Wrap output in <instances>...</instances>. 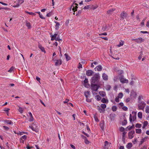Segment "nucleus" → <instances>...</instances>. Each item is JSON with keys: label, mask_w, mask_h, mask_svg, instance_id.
<instances>
[{"label": "nucleus", "mask_w": 149, "mask_h": 149, "mask_svg": "<svg viewBox=\"0 0 149 149\" xmlns=\"http://www.w3.org/2000/svg\"><path fill=\"white\" fill-rule=\"evenodd\" d=\"M123 96V94L122 93H119L118 97L120 98H121Z\"/></svg>", "instance_id": "38"}, {"label": "nucleus", "mask_w": 149, "mask_h": 149, "mask_svg": "<svg viewBox=\"0 0 149 149\" xmlns=\"http://www.w3.org/2000/svg\"><path fill=\"white\" fill-rule=\"evenodd\" d=\"M99 74H95L94 76L92 77V82L93 83H95L97 81L98 79L99 78Z\"/></svg>", "instance_id": "3"}, {"label": "nucleus", "mask_w": 149, "mask_h": 149, "mask_svg": "<svg viewBox=\"0 0 149 149\" xmlns=\"http://www.w3.org/2000/svg\"><path fill=\"white\" fill-rule=\"evenodd\" d=\"M84 86L85 87H88V86H87V85L88 86H89L88 83V80L87 79L85 78L84 81Z\"/></svg>", "instance_id": "16"}, {"label": "nucleus", "mask_w": 149, "mask_h": 149, "mask_svg": "<svg viewBox=\"0 0 149 149\" xmlns=\"http://www.w3.org/2000/svg\"><path fill=\"white\" fill-rule=\"evenodd\" d=\"M132 114L134 115L132 116L131 114L130 115V122L135 121L136 119V112L133 111L132 112Z\"/></svg>", "instance_id": "2"}, {"label": "nucleus", "mask_w": 149, "mask_h": 149, "mask_svg": "<svg viewBox=\"0 0 149 149\" xmlns=\"http://www.w3.org/2000/svg\"><path fill=\"white\" fill-rule=\"evenodd\" d=\"M138 117L140 118H141L142 117V113L141 112H139L138 114Z\"/></svg>", "instance_id": "35"}, {"label": "nucleus", "mask_w": 149, "mask_h": 149, "mask_svg": "<svg viewBox=\"0 0 149 149\" xmlns=\"http://www.w3.org/2000/svg\"><path fill=\"white\" fill-rule=\"evenodd\" d=\"M18 111L20 113H22L23 111V109L21 107H19L18 109Z\"/></svg>", "instance_id": "46"}, {"label": "nucleus", "mask_w": 149, "mask_h": 149, "mask_svg": "<svg viewBox=\"0 0 149 149\" xmlns=\"http://www.w3.org/2000/svg\"><path fill=\"white\" fill-rule=\"evenodd\" d=\"M120 81L123 83H127L128 82V80L126 79H124L123 77H121L120 78Z\"/></svg>", "instance_id": "10"}, {"label": "nucleus", "mask_w": 149, "mask_h": 149, "mask_svg": "<svg viewBox=\"0 0 149 149\" xmlns=\"http://www.w3.org/2000/svg\"><path fill=\"white\" fill-rule=\"evenodd\" d=\"M99 94L102 97H104L106 95L105 93L103 91H100L99 92Z\"/></svg>", "instance_id": "23"}, {"label": "nucleus", "mask_w": 149, "mask_h": 149, "mask_svg": "<svg viewBox=\"0 0 149 149\" xmlns=\"http://www.w3.org/2000/svg\"><path fill=\"white\" fill-rule=\"evenodd\" d=\"M146 26L148 27H149V20L147 22Z\"/></svg>", "instance_id": "64"}, {"label": "nucleus", "mask_w": 149, "mask_h": 149, "mask_svg": "<svg viewBox=\"0 0 149 149\" xmlns=\"http://www.w3.org/2000/svg\"><path fill=\"white\" fill-rule=\"evenodd\" d=\"M127 132H123V138H125L126 136V134Z\"/></svg>", "instance_id": "51"}, {"label": "nucleus", "mask_w": 149, "mask_h": 149, "mask_svg": "<svg viewBox=\"0 0 149 149\" xmlns=\"http://www.w3.org/2000/svg\"><path fill=\"white\" fill-rule=\"evenodd\" d=\"M10 110V109L6 108L4 109V111L6 112V113L8 115V111Z\"/></svg>", "instance_id": "40"}, {"label": "nucleus", "mask_w": 149, "mask_h": 149, "mask_svg": "<svg viewBox=\"0 0 149 149\" xmlns=\"http://www.w3.org/2000/svg\"><path fill=\"white\" fill-rule=\"evenodd\" d=\"M146 105V103L143 101L138 102V106L139 109L144 110V109Z\"/></svg>", "instance_id": "1"}, {"label": "nucleus", "mask_w": 149, "mask_h": 149, "mask_svg": "<svg viewBox=\"0 0 149 149\" xmlns=\"http://www.w3.org/2000/svg\"><path fill=\"white\" fill-rule=\"evenodd\" d=\"M93 73V71L90 70H88L86 71V75L88 76H91Z\"/></svg>", "instance_id": "9"}, {"label": "nucleus", "mask_w": 149, "mask_h": 149, "mask_svg": "<svg viewBox=\"0 0 149 149\" xmlns=\"http://www.w3.org/2000/svg\"><path fill=\"white\" fill-rule=\"evenodd\" d=\"M127 14L124 11L120 15V20H123L125 18H126L127 16Z\"/></svg>", "instance_id": "4"}, {"label": "nucleus", "mask_w": 149, "mask_h": 149, "mask_svg": "<svg viewBox=\"0 0 149 149\" xmlns=\"http://www.w3.org/2000/svg\"><path fill=\"white\" fill-rule=\"evenodd\" d=\"M2 9L7 10H10V8H7V7H1V8H0V10L1 9Z\"/></svg>", "instance_id": "44"}, {"label": "nucleus", "mask_w": 149, "mask_h": 149, "mask_svg": "<svg viewBox=\"0 0 149 149\" xmlns=\"http://www.w3.org/2000/svg\"><path fill=\"white\" fill-rule=\"evenodd\" d=\"M114 9H112L109 10L107 11V13L109 14H111L115 10Z\"/></svg>", "instance_id": "30"}, {"label": "nucleus", "mask_w": 149, "mask_h": 149, "mask_svg": "<svg viewBox=\"0 0 149 149\" xmlns=\"http://www.w3.org/2000/svg\"><path fill=\"white\" fill-rule=\"evenodd\" d=\"M115 101L117 102H119V98L118 97H116L115 99Z\"/></svg>", "instance_id": "52"}, {"label": "nucleus", "mask_w": 149, "mask_h": 149, "mask_svg": "<svg viewBox=\"0 0 149 149\" xmlns=\"http://www.w3.org/2000/svg\"><path fill=\"white\" fill-rule=\"evenodd\" d=\"M142 98V95H140L139 96L138 98V102H140V101H142L141 100Z\"/></svg>", "instance_id": "49"}, {"label": "nucleus", "mask_w": 149, "mask_h": 149, "mask_svg": "<svg viewBox=\"0 0 149 149\" xmlns=\"http://www.w3.org/2000/svg\"><path fill=\"white\" fill-rule=\"evenodd\" d=\"M14 68L13 67H12L10 68V69L8 70V72H11L14 69Z\"/></svg>", "instance_id": "45"}, {"label": "nucleus", "mask_w": 149, "mask_h": 149, "mask_svg": "<svg viewBox=\"0 0 149 149\" xmlns=\"http://www.w3.org/2000/svg\"><path fill=\"white\" fill-rule=\"evenodd\" d=\"M6 146L7 147V149H10L9 144L8 143V142L6 143Z\"/></svg>", "instance_id": "56"}, {"label": "nucleus", "mask_w": 149, "mask_h": 149, "mask_svg": "<svg viewBox=\"0 0 149 149\" xmlns=\"http://www.w3.org/2000/svg\"><path fill=\"white\" fill-rule=\"evenodd\" d=\"M30 127L31 128L33 131H35L36 132H38V129L36 128V126H35V124H33V125L31 127L30 126Z\"/></svg>", "instance_id": "11"}, {"label": "nucleus", "mask_w": 149, "mask_h": 149, "mask_svg": "<svg viewBox=\"0 0 149 149\" xmlns=\"http://www.w3.org/2000/svg\"><path fill=\"white\" fill-rule=\"evenodd\" d=\"M111 144V143H109L107 141H105L104 142V149H109Z\"/></svg>", "instance_id": "6"}, {"label": "nucleus", "mask_w": 149, "mask_h": 149, "mask_svg": "<svg viewBox=\"0 0 149 149\" xmlns=\"http://www.w3.org/2000/svg\"><path fill=\"white\" fill-rule=\"evenodd\" d=\"M62 63V61L61 59L57 60H56V61L55 62V65L56 66L58 65H60Z\"/></svg>", "instance_id": "13"}, {"label": "nucleus", "mask_w": 149, "mask_h": 149, "mask_svg": "<svg viewBox=\"0 0 149 149\" xmlns=\"http://www.w3.org/2000/svg\"><path fill=\"white\" fill-rule=\"evenodd\" d=\"M54 22L56 23V25L55 26V29L56 30H58L59 28V26L60 25V23L59 22H57L56 21H54Z\"/></svg>", "instance_id": "18"}, {"label": "nucleus", "mask_w": 149, "mask_h": 149, "mask_svg": "<svg viewBox=\"0 0 149 149\" xmlns=\"http://www.w3.org/2000/svg\"><path fill=\"white\" fill-rule=\"evenodd\" d=\"M146 112L147 113H149V106H147L146 107Z\"/></svg>", "instance_id": "37"}, {"label": "nucleus", "mask_w": 149, "mask_h": 149, "mask_svg": "<svg viewBox=\"0 0 149 149\" xmlns=\"http://www.w3.org/2000/svg\"><path fill=\"white\" fill-rule=\"evenodd\" d=\"M122 109L123 110H124L125 111H127L128 109L126 107H125V106L123 107L122 108Z\"/></svg>", "instance_id": "53"}, {"label": "nucleus", "mask_w": 149, "mask_h": 149, "mask_svg": "<svg viewBox=\"0 0 149 149\" xmlns=\"http://www.w3.org/2000/svg\"><path fill=\"white\" fill-rule=\"evenodd\" d=\"M148 122L147 121H144L143 122V128L144 129L145 127L148 125Z\"/></svg>", "instance_id": "25"}, {"label": "nucleus", "mask_w": 149, "mask_h": 149, "mask_svg": "<svg viewBox=\"0 0 149 149\" xmlns=\"http://www.w3.org/2000/svg\"><path fill=\"white\" fill-rule=\"evenodd\" d=\"M148 138V136L144 137L142 139L140 143V145L142 144L143 142H144L145 140Z\"/></svg>", "instance_id": "19"}, {"label": "nucleus", "mask_w": 149, "mask_h": 149, "mask_svg": "<svg viewBox=\"0 0 149 149\" xmlns=\"http://www.w3.org/2000/svg\"><path fill=\"white\" fill-rule=\"evenodd\" d=\"M54 40H55L56 41H62V39L58 37L56 38Z\"/></svg>", "instance_id": "47"}, {"label": "nucleus", "mask_w": 149, "mask_h": 149, "mask_svg": "<svg viewBox=\"0 0 149 149\" xmlns=\"http://www.w3.org/2000/svg\"><path fill=\"white\" fill-rule=\"evenodd\" d=\"M95 69H96L98 71H100L102 70V67L101 65H99L97 66Z\"/></svg>", "instance_id": "17"}, {"label": "nucleus", "mask_w": 149, "mask_h": 149, "mask_svg": "<svg viewBox=\"0 0 149 149\" xmlns=\"http://www.w3.org/2000/svg\"><path fill=\"white\" fill-rule=\"evenodd\" d=\"M125 130V128L123 127H121L120 129V130L121 132H123Z\"/></svg>", "instance_id": "54"}, {"label": "nucleus", "mask_w": 149, "mask_h": 149, "mask_svg": "<svg viewBox=\"0 0 149 149\" xmlns=\"http://www.w3.org/2000/svg\"><path fill=\"white\" fill-rule=\"evenodd\" d=\"M26 136H27L26 135H24L22 136L21 139L23 140L24 139V140H25L26 139Z\"/></svg>", "instance_id": "48"}, {"label": "nucleus", "mask_w": 149, "mask_h": 149, "mask_svg": "<svg viewBox=\"0 0 149 149\" xmlns=\"http://www.w3.org/2000/svg\"><path fill=\"white\" fill-rule=\"evenodd\" d=\"M141 126V125L139 123H137L135 125V127L137 128H140Z\"/></svg>", "instance_id": "42"}, {"label": "nucleus", "mask_w": 149, "mask_h": 149, "mask_svg": "<svg viewBox=\"0 0 149 149\" xmlns=\"http://www.w3.org/2000/svg\"><path fill=\"white\" fill-rule=\"evenodd\" d=\"M136 132L137 134H141V130L140 129H136Z\"/></svg>", "instance_id": "31"}, {"label": "nucleus", "mask_w": 149, "mask_h": 149, "mask_svg": "<svg viewBox=\"0 0 149 149\" xmlns=\"http://www.w3.org/2000/svg\"><path fill=\"white\" fill-rule=\"evenodd\" d=\"M117 109V107L115 106H113L112 107V110L113 111H116Z\"/></svg>", "instance_id": "34"}, {"label": "nucleus", "mask_w": 149, "mask_h": 149, "mask_svg": "<svg viewBox=\"0 0 149 149\" xmlns=\"http://www.w3.org/2000/svg\"><path fill=\"white\" fill-rule=\"evenodd\" d=\"M38 47L41 50L42 52H44L45 53H46L45 48L42 47L41 44H39L38 45Z\"/></svg>", "instance_id": "12"}, {"label": "nucleus", "mask_w": 149, "mask_h": 149, "mask_svg": "<svg viewBox=\"0 0 149 149\" xmlns=\"http://www.w3.org/2000/svg\"><path fill=\"white\" fill-rule=\"evenodd\" d=\"M132 40L135 41L138 43H141L144 40L141 37H140L137 39H133Z\"/></svg>", "instance_id": "5"}, {"label": "nucleus", "mask_w": 149, "mask_h": 149, "mask_svg": "<svg viewBox=\"0 0 149 149\" xmlns=\"http://www.w3.org/2000/svg\"><path fill=\"white\" fill-rule=\"evenodd\" d=\"M4 122L8 124H9L10 125H13V123L10 120H6L4 121Z\"/></svg>", "instance_id": "24"}, {"label": "nucleus", "mask_w": 149, "mask_h": 149, "mask_svg": "<svg viewBox=\"0 0 149 149\" xmlns=\"http://www.w3.org/2000/svg\"><path fill=\"white\" fill-rule=\"evenodd\" d=\"M89 8V6H85L83 8L84 9H87Z\"/></svg>", "instance_id": "58"}, {"label": "nucleus", "mask_w": 149, "mask_h": 149, "mask_svg": "<svg viewBox=\"0 0 149 149\" xmlns=\"http://www.w3.org/2000/svg\"><path fill=\"white\" fill-rule=\"evenodd\" d=\"M124 42L122 41H121L120 42L119 44L117 45V46L118 47H120L121 46H123L124 45Z\"/></svg>", "instance_id": "32"}, {"label": "nucleus", "mask_w": 149, "mask_h": 149, "mask_svg": "<svg viewBox=\"0 0 149 149\" xmlns=\"http://www.w3.org/2000/svg\"><path fill=\"white\" fill-rule=\"evenodd\" d=\"M79 66H78V68L79 69H80L81 68H82V65H81V63H79Z\"/></svg>", "instance_id": "60"}, {"label": "nucleus", "mask_w": 149, "mask_h": 149, "mask_svg": "<svg viewBox=\"0 0 149 149\" xmlns=\"http://www.w3.org/2000/svg\"><path fill=\"white\" fill-rule=\"evenodd\" d=\"M91 89L94 91H97L98 88V87L97 85L95 84H91Z\"/></svg>", "instance_id": "7"}, {"label": "nucleus", "mask_w": 149, "mask_h": 149, "mask_svg": "<svg viewBox=\"0 0 149 149\" xmlns=\"http://www.w3.org/2000/svg\"><path fill=\"white\" fill-rule=\"evenodd\" d=\"M25 12L31 15H36V14L35 13H33L32 12H29L26 11H25Z\"/></svg>", "instance_id": "41"}, {"label": "nucleus", "mask_w": 149, "mask_h": 149, "mask_svg": "<svg viewBox=\"0 0 149 149\" xmlns=\"http://www.w3.org/2000/svg\"><path fill=\"white\" fill-rule=\"evenodd\" d=\"M57 34H55L53 35H52L51 36V40H55V39H56V38L57 36Z\"/></svg>", "instance_id": "22"}, {"label": "nucleus", "mask_w": 149, "mask_h": 149, "mask_svg": "<svg viewBox=\"0 0 149 149\" xmlns=\"http://www.w3.org/2000/svg\"><path fill=\"white\" fill-rule=\"evenodd\" d=\"M127 121L126 120H124V121L122 123V125H126L127 123Z\"/></svg>", "instance_id": "43"}, {"label": "nucleus", "mask_w": 149, "mask_h": 149, "mask_svg": "<svg viewBox=\"0 0 149 149\" xmlns=\"http://www.w3.org/2000/svg\"><path fill=\"white\" fill-rule=\"evenodd\" d=\"M102 77L103 79L105 81H107L108 79V76L105 73L102 74Z\"/></svg>", "instance_id": "14"}, {"label": "nucleus", "mask_w": 149, "mask_h": 149, "mask_svg": "<svg viewBox=\"0 0 149 149\" xmlns=\"http://www.w3.org/2000/svg\"><path fill=\"white\" fill-rule=\"evenodd\" d=\"M111 88V86H110L109 85H108V86H107V90H108V91Z\"/></svg>", "instance_id": "55"}, {"label": "nucleus", "mask_w": 149, "mask_h": 149, "mask_svg": "<svg viewBox=\"0 0 149 149\" xmlns=\"http://www.w3.org/2000/svg\"><path fill=\"white\" fill-rule=\"evenodd\" d=\"M132 146V143H129L126 146L127 148L128 149L130 148Z\"/></svg>", "instance_id": "26"}, {"label": "nucleus", "mask_w": 149, "mask_h": 149, "mask_svg": "<svg viewBox=\"0 0 149 149\" xmlns=\"http://www.w3.org/2000/svg\"><path fill=\"white\" fill-rule=\"evenodd\" d=\"M101 102L103 103H105L108 102V100H106L104 98H103L101 100Z\"/></svg>", "instance_id": "33"}, {"label": "nucleus", "mask_w": 149, "mask_h": 149, "mask_svg": "<svg viewBox=\"0 0 149 149\" xmlns=\"http://www.w3.org/2000/svg\"><path fill=\"white\" fill-rule=\"evenodd\" d=\"M107 35V33L106 32H104V33H101V34H99V36L102 35Z\"/></svg>", "instance_id": "57"}, {"label": "nucleus", "mask_w": 149, "mask_h": 149, "mask_svg": "<svg viewBox=\"0 0 149 149\" xmlns=\"http://www.w3.org/2000/svg\"><path fill=\"white\" fill-rule=\"evenodd\" d=\"M83 138L85 139V142L86 144H88L89 143V141H88L86 137L84 136H83Z\"/></svg>", "instance_id": "28"}, {"label": "nucleus", "mask_w": 149, "mask_h": 149, "mask_svg": "<svg viewBox=\"0 0 149 149\" xmlns=\"http://www.w3.org/2000/svg\"><path fill=\"white\" fill-rule=\"evenodd\" d=\"M25 25L27 27L28 29H30L31 28V26L30 23L27 21H26Z\"/></svg>", "instance_id": "15"}, {"label": "nucleus", "mask_w": 149, "mask_h": 149, "mask_svg": "<svg viewBox=\"0 0 149 149\" xmlns=\"http://www.w3.org/2000/svg\"><path fill=\"white\" fill-rule=\"evenodd\" d=\"M64 55L65 57V58L67 61H68L70 59V57L68 56V54H64Z\"/></svg>", "instance_id": "27"}, {"label": "nucleus", "mask_w": 149, "mask_h": 149, "mask_svg": "<svg viewBox=\"0 0 149 149\" xmlns=\"http://www.w3.org/2000/svg\"><path fill=\"white\" fill-rule=\"evenodd\" d=\"M74 5H76V6H75V7H74V6H73V8H72V10H73L74 12H75V11H76L77 10V9L78 8L77 7V6H78V4H77V3H75L74 4ZM73 14L74 15L75 14L74 13H73Z\"/></svg>", "instance_id": "20"}, {"label": "nucleus", "mask_w": 149, "mask_h": 149, "mask_svg": "<svg viewBox=\"0 0 149 149\" xmlns=\"http://www.w3.org/2000/svg\"><path fill=\"white\" fill-rule=\"evenodd\" d=\"M135 133L134 131H131L129 132L128 135L130 139H132L134 137L133 134Z\"/></svg>", "instance_id": "8"}, {"label": "nucleus", "mask_w": 149, "mask_h": 149, "mask_svg": "<svg viewBox=\"0 0 149 149\" xmlns=\"http://www.w3.org/2000/svg\"><path fill=\"white\" fill-rule=\"evenodd\" d=\"M95 98L97 100H100L101 99V97L100 95H97L95 96Z\"/></svg>", "instance_id": "36"}, {"label": "nucleus", "mask_w": 149, "mask_h": 149, "mask_svg": "<svg viewBox=\"0 0 149 149\" xmlns=\"http://www.w3.org/2000/svg\"><path fill=\"white\" fill-rule=\"evenodd\" d=\"M86 101L88 102H91V99H89L88 98H86Z\"/></svg>", "instance_id": "63"}, {"label": "nucleus", "mask_w": 149, "mask_h": 149, "mask_svg": "<svg viewBox=\"0 0 149 149\" xmlns=\"http://www.w3.org/2000/svg\"><path fill=\"white\" fill-rule=\"evenodd\" d=\"M24 133V132H19V133H17V134H20L21 135H23Z\"/></svg>", "instance_id": "61"}, {"label": "nucleus", "mask_w": 149, "mask_h": 149, "mask_svg": "<svg viewBox=\"0 0 149 149\" xmlns=\"http://www.w3.org/2000/svg\"><path fill=\"white\" fill-rule=\"evenodd\" d=\"M81 63L82 64H86V62L84 60H83L81 62Z\"/></svg>", "instance_id": "62"}, {"label": "nucleus", "mask_w": 149, "mask_h": 149, "mask_svg": "<svg viewBox=\"0 0 149 149\" xmlns=\"http://www.w3.org/2000/svg\"><path fill=\"white\" fill-rule=\"evenodd\" d=\"M102 108L104 109L106 107V105L104 104H102L101 105V107Z\"/></svg>", "instance_id": "39"}, {"label": "nucleus", "mask_w": 149, "mask_h": 149, "mask_svg": "<svg viewBox=\"0 0 149 149\" xmlns=\"http://www.w3.org/2000/svg\"><path fill=\"white\" fill-rule=\"evenodd\" d=\"M51 15V13L49 12L47 14V16L48 17H50Z\"/></svg>", "instance_id": "59"}, {"label": "nucleus", "mask_w": 149, "mask_h": 149, "mask_svg": "<svg viewBox=\"0 0 149 149\" xmlns=\"http://www.w3.org/2000/svg\"><path fill=\"white\" fill-rule=\"evenodd\" d=\"M98 110L100 113L103 112L105 111L104 109L98 106Z\"/></svg>", "instance_id": "21"}, {"label": "nucleus", "mask_w": 149, "mask_h": 149, "mask_svg": "<svg viewBox=\"0 0 149 149\" xmlns=\"http://www.w3.org/2000/svg\"><path fill=\"white\" fill-rule=\"evenodd\" d=\"M3 128L4 130H7V131L9 130V128L8 127L5 126H3Z\"/></svg>", "instance_id": "50"}, {"label": "nucleus", "mask_w": 149, "mask_h": 149, "mask_svg": "<svg viewBox=\"0 0 149 149\" xmlns=\"http://www.w3.org/2000/svg\"><path fill=\"white\" fill-rule=\"evenodd\" d=\"M89 91H87L84 92V95L86 97L88 98V96L90 95Z\"/></svg>", "instance_id": "29"}]
</instances>
